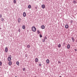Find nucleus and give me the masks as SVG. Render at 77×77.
<instances>
[{
    "mask_svg": "<svg viewBox=\"0 0 77 77\" xmlns=\"http://www.w3.org/2000/svg\"><path fill=\"white\" fill-rule=\"evenodd\" d=\"M72 42H74V41H75V39H74V37H72Z\"/></svg>",
    "mask_w": 77,
    "mask_h": 77,
    "instance_id": "1a4fd4ad",
    "label": "nucleus"
},
{
    "mask_svg": "<svg viewBox=\"0 0 77 77\" xmlns=\"http://www.w3.org/2000/svg\"><path fill=\"white\" fill-rule=\"evenodd\" d=\"M58 63H60V61H58Z\"/></svg>",
    "mask_w": 77,
    "mask_h": 77,
    "instance_id": "f704fd0d",
    "label": "nucleus"
},
{
    "mask_svg": "<svg viewBox=\"0 0 77 77\" xmlns=\"http://www.w3.org/2000/svg\"><path fill=\"white\" fill-rule=\"evenodd\" d=\"M23 17H25L26 16V12H24L23 14Z\"/></svg>",
    "mask_w": 77,
    "mask_h": 77,
    "instance_id": "39448f33",
    "label": "nucleus"
},
{
    "mask_svg": "<svg viewBox=\"0 0 77 77\" xmlns=\"http://www.w3.org/2000/svg\"><path fill=\"white\" fill-rule=\"evenodd\" d=\"M30 47V45H27V48H29Z\"/></svg>",
    "mask_w": 77,
    "mask_h": 77,
    "instance_id": "f3484780",
    "label": "nucleus"
},
{
    "mask_svg": "<svg viewBox=\"0 0 77 77\" xmlns=\"http://www.w3.org/2000/svg\"><path fill=\"white\" fill-rule=\"evenodd\" d=\"M22 28L23 29H26V26H25L23 25L22 26Z\"/></svg>",
    "mask_w": 77,
    "mask_h": 77,
    "instance_id": "2eb2a0df",
    "label": "nucleus"
},
{
    "mask_svg": "<svg viewBox=\"0 0 77 77\" xmlns=\"http://www.w3.org/2000/svg\"><path fill=\"white\" fill-rule=\"evenodd\" d=\"M12 58V56L10 55L8 58V61H10L11 60V58Z\"/></svg>",
    "mask_w": 77,
    "mask_h": 77,
    "instance_id": "f03ea898",
    "label": "nucleus"
},
{
    "mask_svg": "<svg viewBox=\"0 0 77 77\" xmlns=\"http://www.w3.org/2000/svg\"><path fill=\"white\" fill-rule=\"evenodd\" d=\"M14 3V4H15V3H16V0H14V1H13Z\"/></svg>",
    "mask_w": 77,
    "mask_h": 77,
    "instance_id": "412c9836",
    "label": "nucleus"
},
{
    "mask_svg": "<svg viewBox=\"0 0 77 77\" xmlns=\"http://www.w3.org/2000/svg\"><path fill=\"white\" fill-rule=\"evenodd\" d=\"M32 30L33 32H36V28L35 26H34L32 27Z\"/></svg>",
    "mask_w": 77,
    "mask_h": 77,
    "instance_id": "f257e3e1",
    "label": "nucleus"
},
{
    "mask_svg": "<svg viewBox=\"0 0 77 77\" xmlns=\"http://www.w3.org/2000/svg\"><path fill=\"white\" fill-rule=\"evenodd\" d=\"M35 9H37L38 8V5H36L35 7Z\"/></svg>",
    "mask_w": 77,
    "mask_h": 77,
    "instance_id": "2f4dec72",
    "label": "nucleus"
},
{
    "mask_svg": "<svg viewBox=\"0 0 77 77\" xmlns=\"http://www.w3.org/2000/svg\"><path fill=\"white\" fill-rule=\"evenodd\" d=\"M0 29H1V30H2V28H0Z\"/></svg>",
    "mask_w": 77,
    "mask_h": 77,
    "instance_id": "e433bc0d",
    "label": "nucleus"
},
{
    "mask_svg": "<svg viewBox=\"0 0 77 77\" xmlns=\"http://www.w3.org/2000/svg\"><path fill=\"white\" fill-rule=\"evenodd\" d=\"M2 64V62H0V66H1Z\"/></svg>",
    "mask_w": 77,
    "mask_h": 77,
    "instance_id": "c85d7f7f",
    "label": "nucleus"
},
{
    "mask_svg": "<svg viewBox=\"0 0 77 77\" xmlns=\"http://www.w3.org/2000/svg\"><path fill=\"white\" fill-rule=\"evenodd\" d=\"M70 45L69 44H68L67 45V48L68 49H69L70 48Z\"/></svg>",
    "mask_w": 77,
    "mask_h": 77,
    "instance_id": "423d86ee",
    "label": "nucleus"
},
{
    "mask_svg": "<svg viewBox=\"0 0 77 77\" xmlns=\"http://www.w3.org/2000/svg\"><path fill=\"white\" fill-rule=\"evenodd\" d=\"M37 32V33L38 34L40 33V32H39V30H38Z\"/></svg>",
    "mask_w": 77,
    "mask_h": 77,
    "instance_id": "393cba45",
    "label": "nucleus"
},
{
    "mask_svg": "<svg viewBox=\"0 0 77 77\" xmlns=\"http://www.w3.org/2000/svg\"><path fill=\"white\" fill-rule=\"evenodd\" d=\"M17 21H18V23H20L21 22V18H19L18 20Z\"/></svg>",
    "mask_w": 77,
    "mask_h": 77,
    "instance_id": "20e7f679",
    "label": "nucleus"
},
{
    "mask_svg": "<svg viewBox=\"0 0 77 77\" xmlns=\"http://www.w3.org/2000/svg\"><path fill=\"white\" fill-rule=\"evenodd\" d=\"M58 47H61V45H60V44H59L58 45Z\"/></svg>",
    "mask_w": 77,
    "mask_h": 77,
    "instance_id": "aec40b11",
    "label": "nucleus"
},
{
    "mask_svg": "<svg viewBox=\"0 0 77 77\" xmlns=\"http://www.w3.org/2000/svg\"><path fill=\"white\" fill-rule=\"evenodd\" d=\"M2 14H0V18H2Z\"/></svg>",
    "mask_w": 77,
    "mask_h": 77,
    "instance_id": "72a5a7b5",
    "label": "nucleus"
},
{
    "mask_svg": "<svg viewBox=\"0 0 77 77\" xmlns=\"http://www.w3.org/2000/svg\"><path fill=\"white\" fill-rule=\"evenodd\" d=\"M25 56L26 57H27V56H28V55H27V54H25Z\"/></svg>",
    "mask_w": 77,
    "mask_h": 77,
    "instance_id": "b1692460",
    "label": "nucleus"
},
{
    "mask_svg": "<svg viewBox=\"0 0 77 77\" xmlns=\"http://www.w3.org/2000/svg\"><path fill=\"white\" fill-rule=\"evenodd\" d=\"M28 8L29 9H31V5H28Z\"/></svg>",
    "mask_w": 77,
    "mask_h": 77,
    "instance_id": "dca6fc26",
    "label": "nucleus"
},
{
    "mask_svg": "<svg viewBox=\"0 0 77 77\" xmlns=\"http://www.w3.org/2000/svg\"><path fill=\"white\" fill-rule=\"evenodd\" d=\"M15 77H17V76H15Z\"/></svg>",
    "mask_w": 77,
    "mask_h": 77,
    "instance_id": "4c0bfd02",
    "label": "nucleus"
},
{
    "mask_svg": "<svg viewBox=\"0 0 77 77\" xmlns=\"http://www.w3.org/2000/svg\"><path fill=\"white\" fill-rule=\"evenodd\" d=\"M47 37L46 36H45V38H44V39L45 40V39H47Z\"/></svg>",
    "mask_w": 77,
    "mask_h": 77,
    "instance_id": "cd10ccee",
    "label": "nucleus"
},
{
    "mask_svg": "<svg viewBox=\"0 0 77 77\" xmlns=\"http://www.w3.org/2000/svg\"><path fill=\"white\" fill-rule=\"evenodd\" d=\"M42 35L40 34V38H42Z\"/></svg>",
    "mask_w": 77,
    "mask_h": 77,
    "instance_id": "bb28decb",
    "label": "nucleus"
},
{
    "mask_svg": "<svg viewBox=\"0 0 77 77\" xmlns=\"http://www.w3.org/2000/svg\"><path fill=\"white\" fill-rule=\"evenodd\" d=\"M21 31V30H20V28L19 29H18V32H20Z\"/></svg>",
    "mask_w": 77,
    "mask_h": 77,
    "instance_id": "c756f323",
    "label": "nucleus"
},
{
    "mask_svg": "<svg viewBox=\"0 0 77 77\" xmlns=\"http://www.w3.org/2000/svg\"><path fill=\"white\" fill-rule=\"evenodd\" d=\"M1 21L3 22V21H4V18H2L1 19Z\"/></svg>",
    "mask_w": 77,
    "mask_h": 77,
    "instance_id": "a211bd4d",
    "label": "nucleus"
},
{
    "mask_svg": "<svg viewBox=\"0 0 77 77\" xmlns=\"http://www.w3.org/2000/svg\"><path fill=\"white\" fill-rule=\"evenodd\" d=\"M42 8L43 9H44L45 8V5L43 4L42 5Z\"/></svg>",
    "mask_w": 77,
    "mask_h": 77,
    "instance_id": "9d476101",
    "label": "nucleus"
},
{
    "mask_svg": "<svg viewBox=\"0 0 77 77\" xmlns=\"http://www.w3.org/2000/svg\"><path fill=\"white\" fill-rule=\"evenodd\" d=\"M46 62H47V63H49L50 62V61L49 60L47 59V60H46Z\"/></svg>",
    "mask_w": 77,
    "mask_h": 77,
    "instance_id": "f8f14e48",
    "label": "nucleus"
},
{
    "mask_svg": "<svg viewBox=\"0 0 77 77\" xmlns=\"http://www.w3.org/2000/svg\"><path fill=\"white\" fill-rule=\"evenodd\" d=\"M65 43H63V45H64H64H65Z\"/></svg>",
    "mask_w": 77,
    "mask_h": 77,
    "instance_id": "c9c22d12",
    "label": "nucleus"
},
{
    "mask_svg": "<svg viewBox=\"0 0 77 77\" xmlns=\"http://www.w3.org/2000/svg\"><path fill=\"white\" fill-rule=\"evenodd\" d=\"M11 64H12V62L11 61L9 62L8 63V65H11Z\"/></svg>",
    "mask_w": 77,
    "mask_h": 77,
    "instance_id": "ddd939ff",
    "label": "nucleus"
},
{
    "mask_svg": "<svg viewBox=\"0 0 77 77\" xmlns=\"http://www.w3.org/2000/svg\"><path fill=\"white\" fill-rule=\"evenodd\" d=\"M41 28L42 29H45V26L44 25L42 26Z\"/></svg>",
    "mask_w": 77,
    "mask_h": 77,
    "instance_id": "9b49d317",
    "label": "nucleus"
},
{
    "mask_svg": "<svg viewBox=\"0 0 77 77\" xmlns=\"http://www.w3.org/2000/svg\"><path fill=\"white\" fill-rule=\"evenodd\" d=\"M74 50H75V51H77V49H75Z\"/></svg>",
    "mask_w": 77,
    "mask_h": 77,
    "instance_id": "473e14b6",
    "label": "nucleus"
},
{
    "mask_svg": "<svg viewBox=\"0 0 77 77\" xmlns=\"http://www.w3.org/2000/svg\"><path fill=\"white\" fill-rule=\"evenodd\" d=\"M72 22H73V20H71L70 21V23L71 24H72Z\"/></svg>",
    "mask_w": 77,
    "mask_h": 77,
    "instance_id": "5701e85b",
    "label": "nucleus"
},
{
    "mask_svg": "<svg viewBox=\"0 0 77 77\" xmlns=\"http://www.w3.org/2000/svg\"><path fill=\"white\" fill-rule=\"evenodd\" d=\"M45 41V40L44 38L42 39V42H44Z\"/></svg>",
    "mask_w": 77,
    "mask_h": 77,
    "instance_id": "4be33fe9",
    "label": "nucleus"
},
{
    "mask_svg": "<svg viewBox=\"0 0 77 77\" xmlns=\"http://www.w3.org/2000/svg\"><path fill=\"white\" fill-rule=\"evenodd\" d=\"M69 26H68V25H66L65 26V28H66V29H68L69 27Z\"/></svg>",
    "mask_w": 77,
    "mask_h": 77,
    "instance_id": "6e6552de",
    "label": "nucleus"
},
{
    "mask_svg": "<svg viewBox=\"0 0 77 77\" xmlns=\"http://www.w3.org/2000/svg\"><path fill=\"white\" fill-rule=\"evenodd\" d=\"M39 61V60L38 58H36L35 59V62H38V61Z\"/></svg>",
    "mask_w": 77,
    "mask_h": 77,
    "instance_id": "0eeeda50",
    "label": "nucleus"
},
{
    "mask_svg": "<svg viewBox=\"0 0 77 77\" xmlns=\"http://www.w3.org/2000/svg\"><path fill=\"white\" fill-rule=\"evenodd\" d=\"M19 62L18 61H17L16 63L17 65H18V66H19Z\"/></svg>",
    "mask_w": 77,
    "mask_h": 77,
    "instance_id": "6ab92c4d",
    "label": "nucleus"
},
{
    "mask_svg": "<svg viewBox=\"0 0 77 77\" xmlns=\"http://www.w3.org/2000/svg\"><path fill=\"white\" fill-rule=\"evenodd\" d=\"M41 65H42L41 64V63L39 64V66H41Z\"/></svg>",
    "mask_w": 77,
    "mask_h": 77,
    "instance_id": "7c9ffc66",
    "label": "nucleus"
},
{
    "mask_svg": "<svg viewBox=\"0 0 77 77\" xmlns=\"http://www.w3.org/2000/svg\"><path fill=\"white\" fill-rule=\"evenodd\" d=\"M5 53H8V48L7 47H5Z\"/></svg>",
    "mask_w": 77,
    "mask_h": 77,
    "instance_id": "7ed1b4c3",
    "label": "nucleus"
},
{
    "mask_svg": "<svg viewBox=\"0 0 77 77\" xmlns=\"http://www.w3.org/2000/svg\"><path fill=\"white\" fill-rule=\"evenodd\" d=\"M73 2L74 4H75L76 3H77V1L75 0H73Z\"/></svg>",
    "mask_w": 77,
    "mask_h": 77,
    "instance_id": "4468645a",
    "label": "nucleus"
},
{
    "mask_svg": "<svg viewBox=\"0 0 77 77\" xmlns=\"http://www.w3.org/2000/svg\"><path fill=\"white\" fill-rule=\"evenodd\" d=\"M23 71H24L26 70V68H23Z\"/></svg>",
    "mask_w": 77,
    "mask_h": 77,
    "instance_id": "a878e982",
    "label": "nucleus"
}]
</instances>
